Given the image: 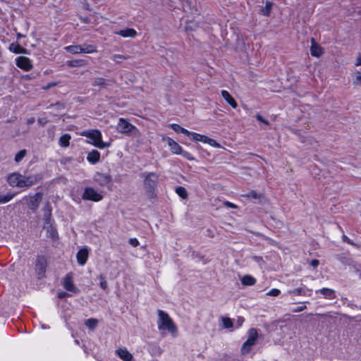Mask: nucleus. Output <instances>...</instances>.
Wrapping results in <instances>:
<instances>
[{"label": "nucleus", "instance_id": "nucleus-1", "mask_svg": "<svg viewBox=\"0 0 361 361\" xmlns=\"http://www.w3.org/2000/svg\"><path fill=\"white\" fill-rule=\"evenodd\" d=\"M158 314V321L157 325L158 329L160 331H168L170 332L173 336H176L178 334L177 327L172 320V319L169 317V315L164 312L163 310H159L157 311Z\"/></svg>", "mask_w": 361, "mask_h": 361}, {"label": "nucleus", "instance_id": "nucleus-2", "mask_svg": "<svg viewBox=\"0 0 361 361\" xmlns=\"http://www.w3.org/2000/svg\"><path fill=\"white\" fill-rule=\"evenodd\" d=\"M144 178V188L150 198L155 197L154 190L157 187L159 176L154 172H145L141 174Z\"/></svg>", "mask_w": 361, "mask_h": 361}, {"label": "nucleus", "instance_id": "nucleus-3", "mask_svg": "<svg viewBox=\"0 0 361 361\" xmlns=\"http://www.w3.org/2000/svg\"><path fill=\"white\" fill-rule=\"evenodd\" d=\"M82 136L89 138L88 142L99 149H104L108 147V145L102 140V134L97 130L84 131L81 133Z\"/></svg>", "mask_w": 361, "mask_h": 361}, {"label": "nucleus", "instance_id": "nucleus-4", "mask_svg": "<svg viewBox=\"0 0 361 361\" xmlns=\"http://www.w3.org/2000/svg\"><path fill=\"white\" fill-rule=\"evenodd\" d=\"M117 130L121 133L131 135L133 136H137L139 135V131L136 127L128 122L127 120L122 118L119 119Z\"/></svg>", "mask_w": 361, "mask_h": 361}, {"label": "nucleus", "instance_id": "nucleus-5", "mask_svg": "<svg viewBox=\"0 0 361 361\" xmlns=\"http://www.w3.org/2000/svg\"><path fill=\"white\" fill-rule=\"evenodd\" d=\"M41 173H35L30 176L22 175V188H30L42 179Z\"/></svg>", "mask_w": 361, "mask_h": 361}, {"label": "nucleus", "instance_id": "nucleus-6", "mask_svg": "<svg viewBox=\"0 0 361 361\" xmlns=\"http://www.w3.org/2000/svg\"><path fill=\"white\" fill-rule=\"evenodd\" d=\"M84 200L98 202L102 200L103 196L92 188H86L82 195Z\"/></svg>", "mask_w": 361, "mask_h": 361}, {"label": "nucleus", "instance_id": "nucleus-7", "mask_svg": "<svg viewBox=\"0 0 361 361\" xmlns=\"http://www.w3.org/2000/svg\"><path fill=\"white\" fill-rule=\"evenodd\" d=\"M42 197L43 194L40 192L35 193L33 196H30L27 203V207L30 209L35 211L38 208L39 203L42 202Z\"/></svg>", "mask_w": 361, "mask_h": 361}, {"label": "nucleus", "instance_id": "nucleus-8", "mask_svg": "<svg viewBox=\"0 0 361 361\" xmlns=\"http://www.w3.org/2000/svg\"><path fill=\"white\" fill-rule=\"evenodd\" d=\"M47 259L44 256H39L37 259L35 269L39 277L44 276L47 268Z\"/></svg>", "mask_w": 361, "mask_h": 361}, {"label": "nucleus", "instance_id": "nucleus-9", "mask_svg": "<svg viewBox=\"0 0 361 361\" xmlns=\"http://www.w3.org/2000/svg\"><path fill=\"white\" fill-rule=\"evenodd\" d=\"M16 65L20 68L28 71L32 68L31 61L25 56H19L16 59Z\"/></svg>", "mask_w": 361, "mask_h": 361}, {"label": "nucleus", "instance_id": "nucleus-10", "mask_svg": "<svg viewBox=\"0 0 361 361\" xmlns=\"http://www.w3.org/2000/svg\"><path fill=\"white\" fill-rule=\"evenodd\" d=\"M94 180L102 186L107 185L112 181L110 174L102 173H97L94 176Z\"/></svg>", "mask_w": 361, "mask_h": 361}, {"label": "nucleus", "instance_id": "nucleus-11", "mask_svg": "<svg viewBox=\"0 0 361 361\" xmlns=\"http://www.w3.org/2000/svg\"><path fill=\"white\" fill-rule=\"evenodd\" d=\"M63 287L70 292L77 293L79 290L75 286L73 281V276L71 274L66 276L63 281Z\"/></svg>", "mask_w": 361, "mask_h": 361}, {"label": "nucleus", "instance_id": "nucleus-12", "mask_svg": "<svg viewBox=\"0 0 361 361\" xmlns=\"http://www.w3.org/2000/svg\"><path fill=\"white\" fill-rule=\"evenodd\" d=\"M8 180L11 186L22 188V174L13 173L9 176Z\"/></svg>", "mask_w": 361, "mask_h": 361}, {"label": "nucleus", "instance_id": "nucleus-13", "mask_svg": "<svg viewBox=\"0 0 361 361\" xmlns=\"http://www.w3.org/2000/svg\"><path fill=\"white\" fill-rule=\"evenodd\" d=\"M110 82H115V80H106L103 78H95L92 82V85L94 87L99 86L100 88H104L107 85H109Z\"/></svg>", "mask_w": 361, "mask_h": 361}, {"label": "nucleus", "instance_id": "nucleus-14", "mask_svg": "<svg viewBox=\"0 0 361 361\" xmlns=\"http://www.w3.org/2000/svg\"><path fill=\"white\" fill-rule=\"evenodd\" d=\"M169 146L171 147V150L173 153L176 154H182V148L173 139L170 137H167L166 140Z\"/></svg>", "mask_w": 361, "mask_h": 361}, {"label": "nucleus", "instance_id": "nucleus-15", "mask_svg": "<svg viewBox=\"0 0 361 361\" xmlns=\"http://www.w3.org/2000/svg\"><path fill=\"white\" fill-rule=\"evenodd\" d=\"M116 354L123 361H133V355L126 348L118 349Z\"/></svg>", "mask_w": 361, "mask_h": 361}, {"label": "nucleus", "instance_id": "nucleus-16", "mask_svg": "<svg viewBox=\"0 0 361 361\" xmlns=\"http://www.w3.org/2000/svg\"><path fill=\"white\" fill-rule=\"evenodd\" d=\"M88 257V251L87 249H81L77 253V260L79 264L84 265Z\"/></svg>", "mask_w": 361, "mask_h": 361}, {"label": "nucleus", "instance_id": "nucleus-17", "mask_svg": "<svg viewBox=\"0 0 361 361\" xmlns=\"http://www.w3.org/2000/svg\"><path fill=\"white\" fill-rule=\"evenodd\" d=\"M87 159L92 164H95L100 159V153L97 150L93 149L88 153Z\"/></svg>", "mask_w": 361, "mask_h": 361}, {"label": "nucleus", "instance_id": "nucleus-18", "mask_svg": "<svg viewBox=\"0 0 361 361\" xmlns=\"http://www.w3.org/2000/svg\"><path fill=\"white\" fill-rule=\"evenodd\" d=\"M221 96L227 102V103L229 104L233 108L235 109L237 107V102L228 91L222 90Z\"/></svg>", "mask_w": 361, "mask_h": 361}, {"label": "nucleus", "instance_id": "nucleus-19", "mask_svg": "<svg viewBox=\"0 0 361 361\" xmlns=\"http://www.w3.org/2000/svg\"><path fill=\"white\" fill-rule=\"evenodd\" d=\"M312 44L310 48L311 54L314 56L319 57L322 54V48L315 43L314 39H312Z\"/></svg>", "mask_w": 361, "mask_h": 361}, {"label": "nucleus", "instance_id": "nucleus-20", "mask_svg": "<svg viewBox=\"0 0 361 361\" xmlns=\"http://www.w3.org/2000/svg\"><path fill=\"white\" fill-rule=\"evenodd\" d=\"M117 34L123 37H135L137 35V32L133 28H126L120 30Z\"/></svg>", "mask_w": 361, "mask_h": 361}, {"label": "nucleus", "instance_id": "nucleus-21", "mask_svg": "<svg viewBox=\"0 0 361 361\" xmlns=\"http://www.w3.org/2000/svg\"><path fill=\"white\" fill-rule=\"evenodd\" d=\"M9 49L15 54H27L26 49L22 47L18 43H12L10 44Z\"/></svg>", "mask_w": 361, "mask_h": 361}, {"label": "nucleus", "instance_id": "nucleus-22", "mask_svg": "<svg viewBox=\"0 0 361 361\" xmlns=\"http://www.w3.org/2000/svg\"><path fill=\"white\" fill-rule=\"evenodd\" d=\"M43 209L44 223L46 224H49L51 216V207L49 203H47Z\"/></svg>", "mask_w": 361, "mask_h": 361}, {"label": "nucleus", "instance_id": "nucleus-23", "mask_svg": "<svg viewBox=\"0 0 361 361\" xmlns=\"http://www.w3.org/2000/svg\"><path fill=\"white\" fill-rule=\"evenodd\" d=\"M319 292L323 295L325 298L332 300L336 298V293L333 289L324 288L319 290Z\"/></svg>", "mask_w": 361, "mask_h": 361}, {"label": "nucleus", "instance_id": "nucleus-24", "mask_svg": "<svg viewBox=\"0 0 361 361\" xmlns=\"http://www.w3.org/2000/svg\"><path fill=\"white\" fill-rule=\"evenodd\" d=\"M258 338V333L257 329H251L249 331V336L247 340L246 341L251 345H255L257 339Z\"/></svg>", "mask_w": 361, "mask_h": 361}, {"label": "nucleus", "instance_id": "nucleus-25", "mask_svg": "<svg viewBox=\"0 0 361 361\" xmlns=\"http://www.w3.org/2000/svg\"><path fill=\"white\" fill-rule=\"evenodd\" d=\"M241 283L244 286H253L256 283V279L250 275H245L241 279Z\"/></svg>", "mask_w": 361, "mask_h": 361}, {"label": "nucleus", "instance_id": "nucleus-26", "mask_svg": "<svg viewBox=\"0 0 361 361\" xmlns=\"http://www.w3.org/2000/svg\"><path fill=\"white\" fill-rule=\"evenodd\" d=\"M71 137L69 134H63L59 138V145L63 147H66L70 144Z\"/></svg>", "mask_w": 361, "mask_h": 361}, {"label": "nucleus", "instance_id": "nucleus-27", "mask_svg": "<svg viewBox=\"0 0 361 361\" xmlns=\"http://www.w3.org/2000/svg\"><path fill=\"white\" fill-rule=\"evenodd\" d=\"M272 3L270 1H267L265 6H262L260 8V13L264 16H268L270 14L271 10L272 8Z\"/></svg>", "mask_w": 361, "mask_h": 361}, {"label": "nucleus", "instance_id": "nucleus-28", "mask_svg": "<svg viewBox=\"0 0 361 361\" xmlns=\"http://www.w3.org/2000/svg\"><path fill=\"white\" fill-rule=\"evenodd\" d=\"M68 66L70 67H81L86 65V61L82 59L72 60L67 62Z\"/></svg>", "mask_w": 361, "mask_h": 361}, {"label": "nucleus", "instance_id": "nucleus-29", "mask_svg": "<svg viewBox=\"0 0 361 361\" xmlns=\"http://www.w3.org/2000/svg\"><path fill=\"white\" fill-rule=\"evenodd\" d=\"M171 128L172 129L176 132V133H182L188 136L190 135V132L188 131V130L182 128L181 126H180L178 124H171Z\"/></svg>", "mask_w": 361, "mask_h": 361}, {"label": "nucleus", "instance_id": "nucleus-30", "mask_svg": "<svg viewBox=\"0 0 361 361\" xmlns=\"http://www.w3.org/2000/svg\"><path fill=\"white\" fill-rule=\"evenodd\" d=\"M66 49L68 52L71 54H78L81 53V46L80 45H71L66 47Z\"/></svg>", "mask_w": 361, "mask_h": 361}, {"label": "nucleus", "instance_id": "nucleus-31", "mask_svg": "<svg viewBox=\"0 0 361 361\" xmlns=\"http://www.w3.org/2000/svg\"><path fill=\"white\" fill-rule=\"evenodd\" d=\"M15 196L14 193H8L6 195H0V204H5L11 201Z\"/></svg>", "mask_w": 361, "mask_h": 361}, {"label": "nucleus", "instance_id": "nucleus-32", "mask_svg": "<svg viewBox=\"0 0 361 361\" xmlns=\"http://www.w3.org/2000/svg\"><path fill=\"white\" fill-rule=\"evenodd\" d=\"M176 192L183 199H186L188 196L187 190L182 186L177 187L176 188Z\"/></svg>", "mask_w": 361, "mask_h": 361}, {"label": "nucleus", "instance_id": "nucleus-33", "mask_svg": "<svg viewBox=\"0 0 361 361\" xmlns=\"http://www.w3.org/2000/svg\"><path fill=\"white\" fill-rule=\"evenodd\" d=\"M96 51V47L93 45H84V47L81 46V53L91 54Z\"/></svg>", "mask_w": 361, "mask_h": 361}, {"label": "nucleus", "instance_id": "nucleus-34", "mask_svg": "<svg viewBox=\"0 0 361 361\" xmlns=\"http://www.w3.org/2000/svg\"><path fill=\"white\" fill-rule=\"evenodd\" d=\"M288 294L290 295H305V291L302 288H297L293 290H289Z\"/></svg>", "mask_w": 361, "mask_h": 361}, {"label": "nucleus", "instance_id": "nucleus-35", "mask_svg": "<svg viewBox=\"0 0 361 361\" xmlns=\"http://www.w3.org/2000/svg\"><path fill=\"white\" fill-rule=\"evenodd\" d=\"M85 324L90 329H94L98 324L97 319L90 318L85 321Z\"/></svg>", "mask_w": 361, "mask_h": 361}, {"label": "nucleus", "instance_id": "nucleus-36", "mask_svg": "<svg viewBox=\"0 0 361 361\" xmlns=\"http://www.w3.org/2000/svg\"><path fill=\"white\" fill-rule=\"evenodd\" d=\"M253 345L250 344L248 342L245 341L242 347H241V353L243 355H245L249 353L251 351L252 347Z\"/></svg>", "mask_w": 361, "mask_h": 361}, {"label": "nucleus", "instance_id": "nucleus-37", "mask_svg": "<svg viewBox=\"0 0 361 361\" xmlns=\"http://www.w3.org/2000/svg\"><path fill=\"white\" fill-rule=\"evenodd\" d=\"M243 196L245 197L252 198L255 200L260 199V197H262V195L257 193L255 190H252L249 192L247 194L243 195Z\"/></svg>", "mask_w": 361, "mask_h": 361}, {"label": "nucleus", "instance_id": "nucleus-38", "mask_svg": "<svg viewBox=\"0 0 361 361\" xmlns=\"http://www.w3.org/2000/svg\"><path fill=\"white\" fill-rule=\"evenodd\" d=\"M27 154L26 149L20 150L15 156V161L18 163L20 162Z\"/></svg>", "mask_w": 361, "mask_h": 361}, {"label": "nucleus", "instance_id": "nucleus-39", "mask_svg": "<svg viewBox=\"0 0 361 361\" xmlns=\"http://www.w3.org/2000/svg\"><path fill=\"white\" fill-rule=\"evenodd\" d=\"M222 322L225 329L231 328L233 325L232 320L228 317H223Z\"/></svg>", "mask_w": 361, "mask_h": 361}, {"label": "nucleus", "instance_id": "nucleus-40", "mask_svg": "<svg viewBox=\"0 0 361 361\" xmlns=\"http://www.w3.org/2000/svg\"><path fill=\"white\" fill-rule=\"evenodd\" d=\"M98 279L100 281L99 286L101 287V288H102L103 290H106L107 288V283L106 281L105 277L103 275L100 274L98 276Z\"/></svg>", "mask_w": 361, "mask_h": 361}, {"label": "nucleus", "instance_id": "nucleus-41", "mask_svg": "<svg viewBox=\"0 0 361 361\" xmlns=\"http://www.w3.org/2000/svg\"><path fill=\"white\" fill-rule=\"evenodd\" d=\"M128 57V56H126L124 55H121V54H114L113 56H112V59L117 63H119L121 62L122 60H125V59H127Z\"/></svg>", "mask_w": 361, "mask_h": 361}, {"label": "nucleus", "instance_id": "nucleus-42", "mask_svg": "<svg viewBox=\"0 0 361 361\" xmlns=\"http://www.w3.org/2000/svg\"><path fill=\"white\" fill-rule=\"evenodd\" d=\"M281 291L279 289L273 288L269 290L267 295L270 296H278L280 294Z\"/></svg>", "mask_w": 361, "mask_h": 361}, {"label": "nucleus", "instance_id": "nucleus-43", "mask_svg": "<svg viewBox=\"0 0 361 361\" xmlns=\"http://www.w3.org/2000/svg\"><path fill=\"white\" fill-rule=\"evenodd\" d=\"M353 83L356 85H361V73L357 72L356 73L355 80Z\"/></svg>", "mask_w": 361, "mask_h": 361}, {"label": "nucleus", "instance_id": "nucleus-44", "mask_svg": "<svg viewBox=\"0 0 361 361\" xmlns=\"http://www.w3.org/2000/svg\"><path fill=\"white\" fill-rule=\"evenodd\" d=\"M196 26L197 25L195 23H193L192 22H188L185 25V30H193Z\"/></svg>", "mask_w": 361, "mask_h": 361}, {"label": "nucleus", "instance_id": "nucleus-45", "mask_svg": "<svg viewBox=\"0 0 361 361\" xmlns=\"http://www.w3.org/2000/svg\"><path fill=\"white\" fill-rule=\"evenodd\" d=\"M207 143L209 145H210L211 146L216 147H220V145L219 143H217L216 141L214 139L209 138Z\"/></svg>", "mask_w": 361, "mask_h": 361}, {"label": "nucleus", "instance_id": "nucleus-46", "mask_svg": "<svg viewBox=\"0 0 361 361\" xmlns=\"http://www.w3.org/2000/svg\"><path fill=\"white\" fill-rule=\"evenodd\" d=\"M51 107H56L58 110H61V109H64V106L63 104L59 103V102H56V104H51L49 108H51Z\"/></svg>", "mask_w": 361, "mask_h": 361}, {"label": "nucleus", "instance_id": "nucleus-47", "mask_svg": "<svg viewBox=\"0 0 361 361\" xmlns=\"http://www.w3.org/2000/svg\"><path fill=\"white\" fill-rule=\"evenodd\" d=\"M190 135H192V139L194 140H196V141H200L201 140V137H202V135L196 133H191L190 132Z\"/></svg>", "mask_w": 361, "mask_h": 361}, {"label": "nucleus", "instance_id": "nucleus-48", "mask_svg": "<svg viewBox=\"0 0 361 361\" xmlns=\"http://www.w3.org/2000/svg\"><path fill=\"white\" fill-rule=\"evenodd\" d=\"M256 118L257 121L264 123L266 125H269L268 121L264 119V118L259 114L256 115Z\"/></svg>", "mask_w": 361, "mask_h": 361}, {"label": "nucleus", "instance_id": "nucleus-49", "mask_svg": "<svg viewBox=\"0 0 361 361\" xmlns=\"http://www.w3.org/2000/svg\"><path fill=\"white\" fill-rule=\"evenodd\" d=\"M129 243L133 247H137L139 245V242L136 238H130Z\"/></svg>", "mask_w": 361, "mask_h": 361}, {"label": "nucleus", "instance_id": "nucleus-50", "mask_svg": "<svg viewBox=\"0 0 361 361\" xmlns=\"http://www.w3.org/2000/svg\"><path fill=\"white\" fill-rule=\"evenodd\" d=\"M47 122L48 121L45 118H40L38 119L39 124H40L42 126H45L47 123Z\"/></svg>", "mask_w": 361, "mask_h": 361}, {"label": "nucleus", "instance_id": "nucleus-51", "mask_svg": "<svg viewBox=\"0 0 361 361\" xmlns=\"http://www.w3.org/2000/svg\"><path fill=\"white\" fill-rule=\"evenodd\" d=\"M307 308V307L305 305H303V306H300V307H298L297 308H295V310H293V312H302L303 310H305V309Z\"/></svg>", "mask_w": 361, "mask_h": 361}, {"label": "nucleus", "instance_id": "nucleus-52", "mask_svg": "<svg viewBox=\"0 0 361 361\" xmlns=\"http://www.w3.org/2000/svg\"><path fill=\"white\" fill-rule=\"evenodd\" d=\"M253 259L257 262V263L259 264H262L264 263V261H263V259L262 257H259V256H254L253 257Z\"/></svg>", "mask_w": 361, "mask_h": 361}, {"label": "nucleus", "instance_id": "nucleus-53", "mask_svg": "<svg viewBox=\"0 0 361 361\" xmlns=\"http://www.w3.org/2000/svg\"><path fill=\"white\" fill-rule=\"evenodd\" d=\"M224 204L228 207H230V208H233V209H236L237 208V206L231 202H224Z\"/></svg>", "mask_w": 361, "mask_h": 361}, {"label": "nucleus", "instance_id": "nucleus-54", "mask_svg": "<svg viewBox=\"0 0 361 361\" xmlns=\"http://www.w3.org/2000/svg\"><path fill=\"white\" fill-rule=\"evenodd\" d=\"M319 260H318V259H312V260L311 261V262H310V264H311L312 267H317L319 265Z\"/></svg>", "mask_w": 361, "mask_h": 361}, {"label": "nucleus", "instance_id": "nucleus-55", "mask_svg": "<svg viewBox=\"0 0 361 361\" xmlns=\"http://www.w3.org/2000/svg\"><path fill=\"white\" fill-rule=\"evenodd\" d=\"M68 293H66V292H60V293H59V294H58V297H59V298H61H61H65V297H66V296H68Z\"/></svg>", "mask_w": 361, "mask_h": 361}, {"label": "nucleus", "instance_id": "nucleus-56", "mask_svg": "<svg viewBox=\"0 0 361 361\" xmlns=\"http://www.w3.org/2000/svg\"><path fill=\"white\" fill-rule=\"evenodd\" d=\"M209 137H207L205 135H202V137H201V140L200 141L203 142L204 143H207L208 141H209Z\"/></svg>", "mask_w": 361, "mask_h": 361}, {"label": "nucleus", "instance_id": "nucleus-57", "mask_svg": "<svg viewBox=\"0 0 361 361\" xmlns=\"http://www.w3.org/2000/svg\"><path fill=\"white\" fill-rule=\"evenodd\" d=\"M56 85L55 83H49L45 87H44V90H49L52 87H54Z\"/></svg>", "mask_w": 361, "mask_h": 361}, {"label": "nucleus", "instance_id": "nucleus-58", "mask_svg": "<svg viewBox=\"0 0 361 361\" xmlns=\"http://www.w3.org/2000/svg\"><path fill=\"white\" fill-rule=\"evenodd\" d=\"M244 322V319L241 317H238V319H237V323H238V326H241L242 324Z\"/></svg>", "mask_w": 361, "mask_h": 361}, {"label": "nucleus", "instance_id": "nucleus-59", "mask_svg": "<svg viewBox=\"0 0 361 361\" xmlns=\"http://www.w3.org/2000/svg\"><path fill=\"white\" fill-rule=\"evenodd\" d=\"M356 66H360L361 65V55H360L357 59V62L355 63Z\"/></svg>", "mask_w": 361, "mask_h": 361}, {"label": "nucleus", "instance_id": "nucleus-60", "mask_svg": "<svg viewBox=\"0 0 361 361\" xmlns=\"http://www.w3.org/2000/svg\"><path fill=\"white\" fill-rule=\"evenodd\" d=\"M183 156L188 159H191V158L190 157V154L188 152H184Z\"/></svg>", "mask_w": 361, "mask_h": 361}, {"label": "nucleus", "instance_id": "nucleus-61", "mask_svg": "<svg viewBox=\"0 0 361 361\" xmlns=\"http://www.w3.org/2000/svg\"><path fill=\"white\" fill-rule=\"evenodd\" d=\"M25 37V35H23L20 34V33H18L17 34V39H18L21 38V37Z\"/></svg>", "mask_w": 361, "mask_h": 361}, {"label": "nucleus", "instance_id": "nucleus-62", "mask_svg": "<svg viewBox=\"0 0 361 361\" xmlns=\"http://www.w3.org/2000/svg\"><path fill=\"white\" fill-rule=\"evenodd\" d=\"M356 271H357V272L359 273V276L361 278V271L358 269H357Z\"/></svg>", "mask_w": 361, "mask_h": 361}, {"label": "nucleus", "instance_id": "nucleus-63", "mask_svg": "<svg viewBox=\"0 0 361 361\" xmlns=\"http://www.w3.org/2000/svg\"><path fill=\"white\" fill-rule=\"evenodd\" d=\"M34 121V119L32 118L31 120H28V123H32Z\"/></svg>", "mask_w": 361, "mask_h": 361}, {"label": "nucleus", "instance_id": "nucleus-64", "mask_svg": "<svg viewBox=\"0 0 361 361\" xmlns=\"http://www.w3.org/2000/svg\"><path fill=\"white\" fill-rule=\"evenodd\" d=\"M75 343L79 344V341L78 340L75 341Z\"/></svg>", "mask_w": 361, "mask_h": 361}]
</instances>
